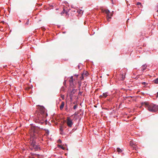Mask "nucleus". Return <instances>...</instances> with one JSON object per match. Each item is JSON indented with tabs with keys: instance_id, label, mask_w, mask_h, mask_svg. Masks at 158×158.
Wrapping results in <instances>:
<instances>
[{
	"instance_id": "1",
	"label": "nucleus",
	"mask_w": 158,
	"mask_h": 158,
	"mask_svg": "<svg viewBox=\"0 0 158 158\" xmlns=\"http://www.w3.org/2000/svg\"><path fill=\"white\" fill-rule=\"evenodd\" d=\"M142 105L144 106L150 112H155L158 110V106L153 104H149L147 102L142 103Z\"/></svg>"
},
{
	"instance_id": "2",
	"label": "nucleus",
	"mask_w": 158,
	"mask_h": 158,
	"mask_svg": "<svg viewBox=\"0 0 158 158\" xmlns=\"http://www.w3.org/2000/svg\"><path fill=\"white\" fill-rule=\"evenodd\" d=\"M40 130V128L34 126H31L30 131L31 135L34 136V138L37 137L38 135V133Z\"/></svg>"
},
{
	"instance_id": "3",
	"label": "nucleus",
	"mask_w": 158,
	"mask_h": 158,
	"mask_svg": "<svg viewBox=\"0 0 158 158\" xmlns=\"http://www.w3.org/2000/svg\"><path fill=\"white\" fill-rule=\"evenodd\" d=\"M66 123L67 126L69 127H71L73 124V123L72 122V120L69 117H68L67 118Z\"/></svg>"
},
{
	"instance_id": "4",
	"label": "nucleus",
	"mask_w": 158,
	"mask_h": 158,
	"mask_svg": "<svg viewBox=\"0 0 158 158\" xmlns=\"http://www.w3.org/2000/svg\"><path fill=\"white\" fill-rule=\"evenodd\" d=\"M108 95V93L106 92L103 93L102 95H101L99 96V98L100 99H102L103 98H105Z\"/></svg>"
},
{
	"instance_id": "5",
	"label": "nucleus",
	"mask_w": 158,
	"mask_h": 158,
	"mask_svg": "<svg viewBox=\"0 0 158 158\" xmlns=\"http://www.w3.org/2000/svg\"><path fill=\"white\" fill-rule=\"evenodd\" d=\"M45 112V109L43 107H41L40 108V113L42 114H44Z\"/></svg>"
},
{
	"instance_id": "6",
	"label": "nucleus",
	"mask_w": 158,
	"mask_h": 158,
	"mask_svg": "<svg viewBox=\"0 0 158 158\" xmlns=\"http://www.w3.org/2000/svg\"><path fill=\"white\" fill-rule=\"evenodd\" d=\"M69 11V10L68 11H66L65 9L64 8L63 9V10L62 11L61 13V15H63L65 13L66 15H68V12Z\"/></svg>"
},
{
	"instance_id": "7",
	"label": "nucleus",
	"mask_w": 158,
	"mask_h": 158,
	"mask_svg": "<svg viewBox=\"0 0 158 158\" xmlns=\"http://www.w3.org/2000/svg\"><path fill=\"white\" fill-rule=\"evenodd\" d=\"M130 146L133 147L134 148H136V145H135V144L134 143V142L132 141H130Z\"/></svg>"
},
{
	"instance_id": "8",
	"label": "nucleus",
	"mask_w": 158,
	"mask_h": 158,
	"mask_svg": "<svg viewBox=\"0 0 158 158\" xmlns=\"http://www.w3.org/2000/svg\"><path fill=\"white\" fill-rule=\"evenodd\" d=\"M37 144V143H36L35 140L34 139H33L32 142L31 143V146L32 147Z\"/></svg>"
},
{
	"instance_id": "9",
	"label": "nucleus",
	"mask_w": 158,
	"mask_h": 158,
	"mask_svg": "<svg viewBox=\"0 0 158 158\" xmlns=\"http://www.w3.org/2000/svg\"><path fill=\"white\" fill-rule=\"evenodd\" d=\"M112 14H111V15H107V20L108 21H110V19H111V16H112Z\"/></svg>"
},
{
	"instance_id": "10",
	"label": "nucleus",
	"mask_w": 158,
	"mask_h": 158,
	"mask_svg": "<svg viewBox=\"0 0 158 158\" xmlns=\"http://www.w3.org/2000/svg\"><path fill=\"white\" fill-rule=\"evenodd\" d=\"M64 102H61L60 106V110H62L64 106Z\"/></svg>"
},
{
	"instance_id": "11",
	"label": "nucleus",
	"mask_w": 158,
	"mask_h": 158,
	"mask_svg": "<svg viewBox=\"0 0 158 158\" xmlns=\"http://www.w3.org/2000/svg\"><path fill=\"white\" fill-rule=\"evenodd\" d=\"M32 147L36 150H37L39 148V147L37 145V144L35 145H33Z\"/></svg>"
},
{
	"instance_id": "12",
	"label": "nucleus",
	"mask_w": 158,
	"mask_h": 158,
	"mask_svg": "<svg viewBox=\"0 0 158 158\" xmlns=\"http://www.w3.org/2000/svg\"><path fill=\"white\" fill-rule=\"evenodd\" d=\"M105 12L106 14L107 15H110V11L108 10H105Z\"/></svg>"
},
{
	"instance_id": "13",
	"label": "nucleus",
	"mask_w": 158,
	"mask_h": 158,
	"mask_svg": "<svg viewBox=\"0 0 158 158\" xmlns=\"http://www.w3.org/2000/svg\"><path fill=\"white\" fill-rule=\"evenodd\" d=\"M147 67V65H146V64L143 65L142 66V68L143 70H145L146 69Z\"/></svg>"
},
{
	"instance_id": "14",
	"label": "nucleus",
	"mask_w": 158,
	"mask_h": 158,
	"mask_svg": "<svg viewBox=\"0 0 158 158\" xmlns=\"http://www.w3.org/2000/svg\"><path fill=\"white\" fill-rule=\"evenodd\" d=\"M121 79L123 81L124 80L125 78V76H124V75L123 74H122L121 75Z\"/></svg>"
},
{
	"instance_id": "15",
	"label": "nucleus",
	"mask_w": 158,
	"mask_h": 158,
	"mask_svg": "<svg viewBox=\"0 0 158 158\" xmlns=\"http://www.w3.org/2000/svg\"><path fill=\"white\" fill-rule=\"evenodd\" d=\"M117 150L118 153H121L122 152V150L119 148H117Z\"/></svg>"
},
{
	"instance_id": "16",
	"label": "nucleus",
	"mask_w": 158,
	"mask_h": 158,
	"mask_svg": "<svg viewBox=\"0 0 158 158\" xmlns=\"http://www.w3.org/2000/svg\"><path fill=\"white\" fill-rule=\"evenodd\" d=\"M83 11L82 10H78L77 11V12L79 14H82L83 13Z\"/></svg>"
},
{
	"instance_id": "17",
	"label": "nucleus",
	"mask_w": 158,
	"mask_h": 158,
	"mask_svg": "<svg viewBox=\"0 0 158 158\" xmlns=\"http://www.w3.org/2000/svg\"><path fill=\"white\" fill-rule=\"evenodd\" d=\"M84 73H82L81 76V77H80L81 78V80H82L84 79Z\"/></svg>"
},
{
	"instance_id": "18",
	"label": "nucleus",
	"mask_w": 158,
	"mask_h": 158,
	"mask_svg": "<svg viewBox=\"0 0 158 158\" xmlns=\"http://www.w3.org/2000/svg\"><path fill=\"white\" fill-rule=\"evenodd\" d=\"M153 82L155 84H158V78L154 80Z\"/></svg>"
},
{
	"instance_id": "19",
	"label": "nucleus",
	"mask_w": 158,
	"mask_h": 158,
	"mask_svg": "<svg viewBox=\"0 0 158 158\" xmlns=\"http://www.w3.org/2000/svg\"><path fill=\"white\" fill-rule=\"evenodd\" d=\"M83 73H84V77H86L88 76V73L86 71H85Z\"/></svg>"
},
{
	"instance_id": "20",
	"label": "nucleus",
	"mask_w": 158,
	"mask_h": 158,
	"mask_svg": "<svg viewBox=\"0 0 158 158\" xmlns=\"http://www.w3.org/2000/svg\"><path fill=\"white\" fill-rule=\"evenodd\" d=\"M141 84L143 85H144L145 86H146L148 85V83L146 82H142Z\"/></svg>"
},
{
	"instance_id": "21",
	"label": "nucleus",
	"mask_w": 158,
	"mask_h": 158,
	"mask_svg": "<svg viewBox=\"0 0 158 158\" xmlns=\"http://www.w3.org/2000/svg\"><path fill=\"white\" fill-rule=\"evenodd\" d=\"M60 131L62 132L63 131V127L62 126H61L60 127Z\"/></svg>"
},
{
	"instance_id": "22",
	"label": "nucleus",
	"mask_w": 158,
	"mask_h": 158,
	"mask_svg": "<svg viewBox=\"0 0 158 158\" xmlns=\"http://www.w3.org/2000/svg\"><path fill=\"white\" fill-rule=\"evenodd\" d=\"M75 90H73L71 91V92L70 95H72V94H74V93H75Z\"/></svg>"
},
{
	"instance_id": "23",
	"label": "nucleus",
	"mask_w": 158,
	"mask_h": 158,
	"mask_svg": "<svg viewBox=\"0 0 158 158\" xmlns=\"http://www.w3.org/2000/svg\"><path fill=\"white\" fill-rule=\"evenodd\" d=\"M136 5H140V6H141H141L142 7V6L141 5V3H140V2H137V4H136Z\"/></svg>"
},
{
	"instance_id": "24",
	"label": "nucleus",
	"mask_w": 158,
	"mask_h": 158,
	"mask_svg": "<svg viewBox=\"0 0 158 158\" xmlns=\"http://www.w3.org/2000/svg\"><path fill=\"white\" fill-rule=\"evenodd\" d=\"M77 105H76L73 106V108L74 109H75L77 107Z\"/></svg>"
},
{
	"instance_id": "25",
	"label": "nucleus",
	"mask_w": 158,
	"mask_h": 158,
	"mask_svg": "<svg viewBox=\"0 0 158 158\" xmlns=\"http://www.w3.org/2000/svg\"><path fill=\"white\" fill-rule=\"evenodd\" d=\"M60 147L63 150H64L65 148L63 147L62 146L60 145Z\"/></svg>"
},
{
	"instance_id": "26",
	"label": "nucleus",
	"mask_w": 158,
	"mask_h": 158,
	"mask_svg": "<svg viewBox=\"0 0 158 158\" xmlns=\"http://www.w3.org/2000/svg\"><path fill=\"white\" fill-rule=\"evenodd\" d=\"M73 80L71 79H70L69 80V82L70 83H71L72 82H73Z\"/></svg>"
},
{
	"instance_id": "27",
	"label": "nucleus",
	"mask_w": 158,
	"mask_h": 158,
	"mask_svg": "<svg viewBox=\"0 0 158 158\" xmlns=\"http://www.w3.org/2000/svg\"><path fill=\"white\" fill-rule=\"evenodd\" d=\"M78 83H79V86H81V82H78Z\"/></svg>"
},
{
	"instance_id": "28",
	"label": "nucleus",
	"mask_w": 158,
	"mask_h": 158,
	"mask_svg": "<svg viewBox=\"0 0 158 158\" xmlns=\"http://www.w3.org/2000/svg\"><path fill=\"white\" fill-rule=\"evenodd\" d=\"M58 142H59L60 143H61V141L60 139H59L58 140Z\"/></svg>"
},
{
	"instance_id": "29",
	"label": "nucleus",
	"mask_w": 158,
	"mask_h": 158,
	"mask_svg": "<svg viewBox=\"0 0 158 158\" xmlns=\"http://www.w3.org/2000/svg\"><path fill=\"white\" fill-rule=\"evenodd\" d=\"M0 23H2L3 24H4L5 22L4 21H2Z\"/></svg>"
},
{
	"instance_id": "30",
	"label": "nucleus",
	"mask_w": 158,
	"mask_h": 158,
	"mask_svg": "<svg viewBox=\"0 0 158 158\" xmlns=\"http://www.w3.org/2000/svg\"><path fill=\"white\" fill-rule=\"evenodd\" d=\"M70 79L73 80V76L70 77Z\"/></svg>"
},
{
	"instance_id": "31",
	"label": "nucleus",
	"mask_w": 158,
	"mask_h": 158,
	"mask_svg": "<svg viewBox=\"0 0 158 158\" xmlns=\"http://www.w3.org/2000/svg\"><path fill=\"white\" fill-rule=\"evenodd\" d=\"M75 76L76 77H78V75H75Z\"/></svg>"
},
{
	"instance_id": "32",
	"label": "nucleus",
	"mask_w": 158,
	"mask_h": 158,
	"mask_svg": "<svg viewBox=\"0 0 158 158\" xmlns=\"http://www.w3.org/2000/svg\"><path fill=\"white\" fill-rule=\"evenodd\" d=\"M156 97H158V92L157 93V95H156Z\"/></svg>"
},
{
	"instance_id": "33",
	"label": "nucleus",
	"mask_w": 158,
	"mask_h": 158,
	"mask_svg": "<svg viewBox=\"0 0 158 158\" xmlns=\"http://www.w3.org/2000/svg\"><path fill=\"white\" fill-rule=\"evenodd\" d=\"M78 69H80V66H79V65H78Z\"/></svg>"
},
{
	"instance_id": "34",
	"label": "nucleus",
	"mask_w": 158,
	"mask_h": 158,
	"mask_svg": "<svg viewBox=\"0 0 158 158\" xmlns=\"http://www.w3.org/2000/svg\"><path fill=\"white\" fill-rule=\"evenodd\" d=\"M157 7L158 8V10H157V12H158V6H157Z\"/></svg>"
},
{
	"instance_id": "35",
	"label": "nucleus",
	"mask_w": 158,
	"mask_h": 158,
	"mask_svg": "<svg viewBox=\"0 0 158 158\" xmlns=\"http://www.w3.org/2000/svg\"><path fill=\"white\" fill-rule=\"evenodd\" d=\"M61 98H64V96H63V97L61 96Z\"/></svg>"
}]
</instances>
